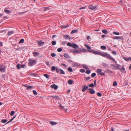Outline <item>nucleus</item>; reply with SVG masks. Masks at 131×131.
Listing matches in <instances>:
<instances>
[{
	"label": "nucleus",
	"mask_w": 131,
	"mask_h": 131,
	"mask_svg": "<svg viewBox=\"0 0 131 131\" xmlns=\"http://www.w3.org/2000/svg\"><path fill=\"white\" fill-rule=\"evenodd\" d=\"M100 55L102 56L103 57H107L110 59L112 60L113 61L115 62V63L116 62V61H115V60L112 57L110 54H108L107 53L103 52L102 53L100 52Z\"/></svg>",
	"instance_id": "1"
},
{
	"label": "nucleus",
	"mask_w": 131,
	"mask_h": 131,
	"mask_svg": "<svg viewBox=\"0 0 131 131\" xmlns=\"http://www.w3.org/2000/svg\"><path fill=\"white\" fill-rule=\"evenodd\" d=\"M67 45L70 47H72L74 48H78V45L74 43L71 44L70 42H68L67 43Z\"/></svg>",
	"instance_id": "2"
},
{
	"label": "nucleus",
	"mask_w": 131,
	"mask_h": 131,
	"mask_svg": "<svg viewBox=\"0 0 131 131\" xmlns=\"http://www.w3.org/2000/svg\"><path fill=\"white\" fill-rule=\"evenodd\" d=\"M88 8L91 9H96L97 8V6L94 4H93L89 6Z\"/></svg>",
	"instance_id": "3"
},
{
	"label": "nucleus",
	"mask_w": 131,
	"mask_h": 131,
	"mask_svg": "<svg viewBox=\"0 0 131 131\" xmlns=\"http://www.w3.org/2000/svg\"><path fill=\"white\" fill-rule=\"evenodd\" d=\"M35 61L34 60L30 59L29 62V64L30 66H31L35 64Z\"/></svg>",
	"instance_id": "4"
},
{
	"label": "nucleus",
	"mask_w": 131,
	"mask_h": 131,
	"mask_svg": "<svg viewBox=\"0 0 131 131\" xmlns=\"http://www.w3.org/2000/svg\"><path fill=\"white\" fill-rule=\"evenodd\" d=\"M82 91L83 92H84L85 90H87L89 88L88 86H86L85 85H84L82 86Z\"/></svg>",
	"instance_id": "5"
},
{
	"label": "nucleus",
	"mask_w": 131,
	"mask_h": 131,
	"mask_svg": "<svg viewBox=\"0 0 131 131\" xmlns=\"http://www.w3.org/2000/svg\"><path fill=\"white\" fill-rule=\"evenodd\" d=\"M5 67H4L3 65H0V71L1 72L5 71Z\"/></svg>",
	"instance_id": "6"
},
{
	"label": "nucleus",
	"mask_w": 131,
	"mask_h": 131,
	"mask_svg": "<svg viewBox=\"0 0 131 131\" xmlns=\"http://www.w3.org/2000/svg\"><path fill=\"white\" fill-rule=\"evenodd\" d=\"M85 46L87 48L88 51L89 52H91L92 50H90L91 48L90 46H88L87 44L85 45Z\"/></svg>",
	"instance_id": "7"
},
{
	"label": "nucleus",
	"mask_w": 131,
	"mask_h": 131,
	"mask_svg": "<svg viewBox=\"0 0 131 131\" xmlns=\"http://www.w3.org/2000/svg\"><path fill=\"white\" fill-rule=\"evenodd\" d=\"M51 87L52 88L54 89L55 90H56L57 89L58 86L55 84H53L51 85Z\"/></svg>",
	"instance_id": "8"
},
{
	"label": "nucleus",
	"mask_w": 131,
	"mask_h": 131,
	"mask_svg": "<svg viewBox=\"0 0 131 131\" xmlns=\"http://www.w3.org/2000/svg\"><path fill=\"white\" fill-rule=\"evenodd\" d=\"M38 43L39 46L43 45L45 43V42H42L41 41H39L38 42Z\"/></svg>",
	"instance_id": "9"
},
{
	"label": "nucleus",
	"mask_w": 131,
	"mask_h": 131,
	"mask_svg": "<svg viewBox=\"0 0 131 131\" xmlns=\"http://www.w3.org/2000/svg\"><path fill=\"white\" fill-rule=\"evenodd\" d=\"M89 92L91 94H94L95 93V91L93 89H90L89 90Z\"/></svg>",
	"instance_id": "10"
},
{
	"label": "nucleus",
	"mask_w": 131,
	"mask_h": 131,
	"mask_svg": "<svg viewBox=\"0 0 131 131\" xmlns=\"http://www.w3.org/2000/svg\"><path fill=\"white\" fill-rule=\"evenodd\" d=\"M93 53L96 54H99L100 55V52H99L98 51H94L93 50H92L91 51Z\"/></svg>",
	"instance_id": "11"
},
{
	"label": "nucleus",
	"mask_w": 131,
	"mask_h": 131,
	"mask_svg": "<svg viewBox=\"0 0 131 131\" xmlns=\"http://www.w3.org/2000/svg\"><path fill=\"white\" fill-rule=\"evenodd\" d=\"M64 38H65V39H70L71 38V37L69 35H66L64 36Z\"/></svg>",
	"instance_id": "12"
},
{
	"label": "nucleus",
	"mask_w": 131,
	"mask_h": 131,
	"mask_svg": "<svg viewBox=\"0 0 131 131\" xmlns=\"http://www.w3.org/2000/svg\"><path fill=\"white\" fill-rule=\"evenodd\" d=\"M111 66L113 67L112 68L113 69H114V70H115L116 69V66L114 64H111Z\"/></svg>",
	"instance_id": "13"
},
{
	"label": "nucleus",
	"mask_w": 131,
	"mask_h": 131,
	"mask_svg": "<svg viewBox=\"0 0 131 131\" xmlns=\"http://www.w3.org/2000/svg\"><path fill=\"white\" fill-rule=\"evenodd\" d=\"M49 122V123L52 126L57 124V123L56 122H53L52 121H50Z\"/></svg>",
	"instance_id": "14"
},
{
	"label": "nucleus",
	"mask_w": 131,
	"mask_h": 131,
	"mask_svg": "<svg viewBox=\"0 0 131 131\" xmlns=\"http://www.w3.org/2000/svg\"><path fill=\"white\" fill-rule=\"evenodd\" d=\"M122 38V37L121 36H116L114 37L113 38V39H121Z\"/></svg>",
	"instance_id": "15"
},
{
	"label": "nucleus",
	"mask_w": 131,
	"mask_h": 131,
	"mask_svg": "<svg viewBox=\"0 0 131 131\" xmlns=\"http://www.w3.org/2000/svg\"><path fill=\"white\" fill-rule=\"evenodd\" d=\"M33 56L35 57L39 55V53L37 52H33Z\"/></svg>",
	"instance_id": "16"
},
{
	"label": "nucleus",
	"mask_w": 131,
	"mask_h": 131,
	"mask_svg": "<svg viewBox=\"0 0 131 131\" xmlns=\"http://www.w3.org/2000/svg\"><path fill=\"white\" fill-rule=\"evenodd\" d=\"M33 86H32L28 85L27 89L28 90H31Z\"/></svg>",
	"instance_id": "17"
},
{
	"label": "nucleus",
	"mask_w": 131,
	"mask_h": 131,
	"mask_svg": "<svg viewBox=\"0 0 131 131\" xmlns=\"http://www.w3.org/2000/svg\"><path fill=\"white\" fill-rule=\"evenodd\" d=\"M73 81L71 80H69L68 81V83L70 85L72 84L73 83Z\"/></svg>",
	"instance_id": "18"
},
{
	"label": "nucleus",
	"mask_w": 131,
	"mask_h": 131,
	"mask_svg": "<svg viewBox=\"0 0 131 131\" xmlns=\"http://www.w3.org/2000/svg\"><path fill=\"white\" fill-rule=\"evenodd\" d=\"M73 53H80V51L78 50H74L72 51Z\"/></svg>",
	"instance_id": "19"
},
{
	"label": "nucleus",
	"mask_w": 131,
	"mask_h": 131,
	"mask_svg": "<svg viewBox=\"0 0 131 131\" xmlns=\"http://www.w3.org/2000/svg\"><path fill=\"white\" fill-rule=\"evenodd\" d=\"M43 75L47 79H49V76L47 74H45Z\"/></svg>",
	"instance_id": "20"
},
{
	"label": "nucleus",
	"mask_w": 131,
	"mask_h": 131,
	"mask_svg": "<svg viewBox=\"0 0 131 131\" xmlns=\"http://www.w3.org/2000/svg\"><path fill=\"white\" fill-rule=\"evenodd\" d=\"M121 68V66L119 64H117L116 65V69H119L120 70Z\"/></svg>",
	"instance_id": "21"
},
{
	"label": "nucleus",
	"mask_w": 131,
	"mask_h": 131,
	"mask_svg": "<svg viewBox=\"0 0 131 131\" xmlns=\"http://www.w3.org/2000/svg\"><path fill=\"white\" fill-rule=\"evenodd\" d=\"M78 30H73L71 32V34H72L74 33L77 32L78 31Z\"/></svg>",
	"instance_id": "22"
},
{
	"label": "nucleus",
	"mask_w": 131,
	"mask_h": 131,
	"mask_svg": "<svg viewBox=\"0 0 131 131\" xmlns=\"http://www.w3.org/2000/svg\"><path fill=\"white\" fill-rule=\"evenodd\" d=\"M102 70L100 69H97L96 70V72L97 73H98L99 74L101 72Z\"/></svg>",
	"instance_id": "23"
},
{
	"label": "nucleus",
	"mask_w": 131,
	"mask_h": 131,
	"mask_svg": "<svg viewBox=\"0 0 131 131\" xmlns=\"http://www.w3.org/2000/svg\"><path fill=\"white\" fill-rule=\"evenodd\" d=\"M13 31H10L8 32L7 35L10 36V35L11 34H13Z\"/></svg>",
	"instance_id": "24"
},
{
	"label": "nucleus",
	"mask_w": 131,
	"mask_h": 131,
	"mask_svg": "<svg viewBox=\"0 0 131 131\" xmlns=\"http://www.w3.org/2000/svg\"><path fill=\"white\" fill-rule=\"evenodd\" d=\"M102 32L105 34H107L108 33L107 31L106 30H102Z\"/></svg>",
	"instance_id": "25"
},
{
	"label": "nucleus",
	"mask_w": 131,
	"mask_h": 131,
	"mask_svg": "<svg viewBox=\"0 0 131 131\" xmlns=\"http://www.w3.org/2000/svg\"><path fill=\"white\" fill-rule=\"evenodd\" d=\"M7 121V120L6 119H3L1 120V122L2 123H5Z\"/></svg>",
	"instance_id": "26"
},
{
	"label": "nucleus",
	"mask_w": 131,
	"mask_h": 131,
	"mask_svg": "<svg viewBox=\"0 0 131 131\" xmlns=\"http://www.w3.org/2000/svg\"><path fill=\"white\" fill-rule=\"evenodd\" d=\"M24 39H22L20 40L19 43H23L24 42Z\"/></svg>",
	"instance_id": "27"
},
{
	"label": "nucleus",
	"mask_w": 131,
	"mask_h": 131,
	"mask_svg": "<svg viewBox=\"0 0 131 131\" xmlns=\"http://www.w3.org/2000/svg\"><path fill=\"white\" fill-rule=\"evenodd\" d=\"M60 71L61 74H65V73L64 72V71H63L62 69H61L60 70Z\"/></svg>",
	"instance_id": "28"
},
{
	"label": "nucleus",
	"mask_w": 131,
	"mask_h": 131,
	"mask_svg": "<svg viewBox=\"0 0 131 131\" xmlns=\"http://www.w3.org/2000/svg\"><path fill=\"white\" fill-rule=\"evenodd\" d=\"M51 43L53 45H54L56 44V41H53Z\"/></svg>",
	"instance_id": "29"
},
{
	"label": "nucleus",
	"mask_w": 131,
	"mask_h": 131,
	"mask_svg": "<svg viewBox=\"0 0 131 131\" xmlns=\"http://www.w3.org/2000/svg\"><path fill=\"white\" fill-rule=\"evenodd\" d=\"M101 48L102 49L104 50L106 49V47L105 46H101Z\"/></svg>",
	"instance_id": "30"
},
{
	"label": "nucleus",
	"mask_w": 131,
	"mask_h": 131,
	"mask_svg": "<svg viewBox=\"0 0 131 131\" xmlns=\"http://www.w3.org/2000/svg\"><path fill=\"white\" fill-rule=\"evenodd\" d=\"M96 75V74L95 73H92V74L91 75V76L92 77L94 78V77H95V76Z\"/></svg>",
	"instance_id": "31"
},
{
	"label": "nucleus",
	"mask_w": 131,
	"mask_h": 131,
	"mask_svg": "<svg viewBox=\"0 0 131 131\" xmlns=\"http://www.w3.org/2000/svg\"><path fill=\"white\" fill-rule=\"evenodd\" d=\"M113 34L115 35H119V32H116L115 31L113 32Z\"/></svg>",
	"instance_id": "32"
},
{
	"label": "nucleus",
	"mask_w": 131,
	"mask_h": 131,
	"mask_svg": "<svg viewBox=\"0 0 131 131\" xmlns=\"http://www.w3.org/2000/svg\"><path fill=\"white\" fill-rule=\"evenodd\" d=\"M68 70L70 72H72V71L73 70L70 67H69L68 68Z\"/></svg>",
	"instance_id": "33"
},
{
	"label": "nucleus",
	"mask_w": 131,
	"mask_h": 131,
	"mask_svg": "<svg viewBox=\"0 0 131 131\" xmlns=\"http://www.w3.org/2000/svg\"><path fill=\"white\" fill-rule=\"evenodd\" d=\"M64 56L66 58H68L69 57L68 55L66 53H64Z\"/></svg>",
	"instance_id": "34"
},
{
	"label": "nucleus",
	"mask_w": 131,
	"mask_h": 131,
	"mask_svg": "<svg viewBox=\"0 0 131 131\" xmlns=\"http://www.w3.org/2000/svg\"><path fill=\"white\" fill-rule=\"evenodd\" d=\"M117 85V83L116 82H114L113 84V85L114 86H116Z\"/></svg>",
	"instance_id": "35"
},
{
	"label": "nucleus",
	"mask_w": 131,
	"mask_h": 131,
	"mask_svg": "<svg viewBox=\"0 0 131 131\" xmlns=\"http://www.w3.org/2000/svg\"><path fill=\"white\" fill-rule=\"evenodd\" d=\"M15 113V112L14 111H12L10 113V115L11 116H12Z\"/></svg>",
	"instance_id": "36"
},
{
	"label": "nucleus",
	"mask_w": 131,
	"mask_h": 131,
	"mask_svg": "<svg viewBox=\"0 0 131 131\" xmlns=\"http://www.w3.org/2000/svg\"><path fill=\"white\" fill-rule=\"evenodd\" d=\"M97 95L98 96L100 97L102 95V94L100 92H98Z\"/></svg>",
	"instance_id": "37"
},
{
	"label": "nucleus",
	"mask_w": 131,
	"mask_h": 131,
	"mask_svg": "<svg viewBox=\"0 0 131 131\" xmlns=\"http://www.w3.org/2000/svg\"><path fill=\"white\" fill-rule=\"evenodd\" d=\"M56 69V68L55 67L53 66L51 67V70L52 71H54Z\"/></svg>",
	"instance_id": "38"
},
{
	"label": "nucleus",
	"mask_w": 131,
	"mask_h": 131,
	"mask_svg": "<svg viewBox=\"0 0 131 131\" xmlns=\"http://www.w3.org/2000/svg\"><path fill=\"white\" fill-rule=\"evenodd\" d=\"M99 74L101 76H105V74L104 73L101 72Z\"/></svg>",
	"instance_id": "39"
},
{
	"label": "nucleus",
	"mask_w": 131,
	"mask_h": 131,
	"mask_svg": "<svg viewBox=\"0 0 131 131\" xmlns=\"http://www.w3.org/2000/svg\"><path fill=\"white\" fill-rule=\"evenodd\" d=\"M89 86L91 87H93L94 86V85L93 83H92L89 85Z\"/></svg>",
	"instance_id": "40"
},
{
	"label": "nucleus",
	"mask_w": 131,
	"mask_h": 131,
	"mask_svg": "<svg viewBox=\"0 0 131 131\" xmlns=\"http://www.w3.org/2000/svg\"><path fill=\"white\" fill-rule=\"evenodd\" d=\"M62 49L61 48H59L57 49V51L58 52H60L62 51Z\"/></svg>",
	"instance_id": "41"
},
{
	"label": "nucleus",
	"mask_w": 131,
	"mask_h": 131,
	"mask_svg": "<svg viewBox=\"0 0 131 131\" xmlns=\"http://www.w3.org/2000/svg\"><path fill=\"white\" fill-rule=\"evenodd\" d=\"M125 69L124 67H122V68H121V69L120 70L122 72L123 71H124L125 70Z\"/></svg>",
	"instance_id": "42"
},
{
	"label": "nucleus",
	"mask_w": 131,
	"mask_h": 131,
	"mask_svg": "<svg viewBox=\"0 0 131 131\" xmlns=\"http://www.w3.org/2000/svg\"><path fill=\"white\" fill-rule=\"evenodd\" d=\"M33 94L35 95H36L37 94V92L36 91H35V90H33Z\"/></svg>",
	"instance_id": "43"
},
{
	"label": "nucleus",
	"mask_w": 131,
	"mask_h": 131,
	"mask_svg": "<svg viewBox=\"0 0 131 131\" xmlns=\"http://www.w3.org/2000/svg\"><path fill=\"white\" fill-rule=\"evenodd\" d=\"M85 71V70L83 69H81L80 70V71L82 73H84Z\"/></svg>",
	"instance_id": "44"
},
{
	"label": "nucleus",
	"mask_w": 131,
	"mask_h": 131,
	"mask_svg": "<svg viewBox=\"0 0 131 131\" xmlns=\"http://www.w3.org/2000/svg\"><path fill=\"white\" fill-rule=\"evenodd\" d=\"M5 13H9L10 11L9 10H7L5 8Z\"/></svg>",
	"instance_id": "45"
},
{
	"label": "nucleus",
	"mask_w": 131,
	"mask_h": 131,
	"mask_svg": "<svg viewBox=\"0 0 131 131\" xmlns=\"http://www.w3.org/2000/svg\"><path fill=\"white\" fill-rule=\"evenodd\" d=\"M68 26V25L67 26H63L61 25V27L62 28H66Z\"/></svg>",
	"instance_id": "46"
},
{
	"label": "nucleus",
	"mask_w": 131,
	"mask_h": 131,
	"mask_svg": "<svg viewBox=\"0 0 131 131\" xmlns=\"http://www.w3.org/2000/svg\"><path fill=\"white\" fill-rule=\"evenodd\" d=\"M59 106L62 109L64 108L63 106H62L60 103H59Z\"/></svg>",
	"instance_id": "47"
},
{
	"label": "nucleus",
	"mask_w": 131,
	"mask_h": 131,
	"mask_svg": "<svg viewBox=\"0 0 131 131\" xmlns=\"http://www.w3.org/2000/svg\"><path fill=\"white\" fill-rule=\"evenodd\" d=\"M14 119V118H12L9 121H8V122H7L6 124H8L12 122V121Z\"/></svg>",
	"instance_id": "48"
},
{
	"label": "nucleus",
	"mask_w": 131,
	"mask_h": 131,
	"mask_svg": "<svg viewBox=\"0 0 131 131\" xmlns=\"http://www.w3.org/2000/svg\"><path fill=\"white\" fill-rule=\"evenodd\" d=\"M91 72V71L90 70H87L86 71V73L88 74H89Z\"/></svg>",
	"instance_id": "49"
},
{
	"label": "nucleus",
	"mask_w": 131,
	"mask_h": 131,
	"mask_svg": "<svg viewBox=\"0 0 131 131\" xmlns=\"http://www.w3.org/2000/svg\"><path fill=\"white\" fill-rule=\"evenodd\" d=\"M56 71L57 73H59L60 70L59 69H58L57 68H56Z\"/></svg>",
	"instance_id": "50"
},
{
	"label": "nucleus",
	"mask_w": 131,
	"mask_h": 131,
	"mask_svg": "<svg viewBox=\"0 0 131 131\" xmlns=\"http://www.w3.org/2000/svg\"><path fill=\"white\" fill-rule=\"evenodd\" d=\"M91 78L90 77H86L85 78V79L86 80H88L90 79Z\"/></svg>",
	"instance_id": "51"
},
{
	"label": "nucleus",
	"mask_w": 131,
	"mask_h": 131,
	"mask_svg": "<svg viewBox=\"0 0 131 131\" xmlns=\"http://www.w3.org/2000/svg\"><path fill=\"white\" fill-rule=\"evenodd\" d=\"M50 9V7H46L45 8V10L46 11H47Z\"/></svg>",
	"instance_id": "52"
},
{
	"label": "nucleus",
	"mask_w": 131,
	"mask_h": 131,
	"mask_svg": "<svg viewBox=\"0 0 131 131\" xmlns=\"http://www.w3.org/2000/svg\"><path fill=\"white\" fill-rule=\"evenodd\" d=\"M16 67H17V69H19L20 68V64H18L16 66Z\"/></svg>",
	"instance_id": "53"
},
{
	"label": "nucleus",
	"mask_w": 131,
	"mask_h": 131,
	"mask_svg": "<svg viewBox=\"0 0 131 131\" xmlns=\"http://www.w3.org/2000/svg\"><path fill=\"white\" fill-rule=\"evenodd\" d=\"M124 59L125 60L127 61H128L129 60V58H126L125 57L124 58Z\"/></svg>",
	"instance_id": "54"
},
{
	"label": "nucleus",
	"mask_w": 131,
	"mask_h": 131,
	"mask_svg": "<svg viewBox=\"0 0 131 131\" xmlns=\"http://www.w3.org/2000/svg\"><path fill=\"white\" fill-rule=\"evenodd\" d=\"M51 56L52 57H55V56H56V54H55V53H51Z\"/></svg>",
	"instance_id": "55"
},
{
	"label": "nucleus",
	"mask_w": 131,
	"mask_h": 131,
	"mask_svg": "<svg viewBox=\"0 0 131 131\" xmlns=\"http://www.w3.org/2000/svg\"><path fill=\"white\" fill-rule=\"evenodd\" d=\"M86 7V6L84 7H81L79 9L80 10H81V9H85V8Z\"/></svg>",
	"instance_id": "56"
},
{
	"label": "nucleus",
	"mask_w": 131,
	"mask_h": 131,
	"mask_svg": "<svg viewBox=\"0 0 131 131\" xmlns=\"http://www.w3.org/2000/svg\"><path fill=\"white\" fill-rule=\"evenodd\" d=\"M61 64L62 66H63L65 68H66L67 67V66L64 64L62 63Z\"/></svg>",
	"instance_id": "57"
},
{
	"label": "nucleus",
	"mask_w": 131,
	"mask_h": 131,
	"mask_svg": "<svg viewBox=\"0 0 131 131\" xmlns=\"http://www.w3.org/2000/svg\"><path fill=\"white\" fill-rule=\"evenodd\" d=\"M83 67L84 68L86 69H87L88 68V67L85 66H83Z\"/></svg>",
	"instance_id": "58"
},
{
	"label": "nucleus",
	"mask_w": 131,
	"mask_h": 131,
	"mask_svg": "<svg viewBox=\"0 0 131 131\" xmlns=\"http://www.w3.org/2000/svg\"><path fill=\"white\" fill-rule=\"evenodd\" d=\"M112 53L115 55L116 54V52L115 51H113L112 52Z\"/></svg>",
	"instance_id": "59"
},
{
	"label": "nucleus",
	"mask_w": 131,
	"mask_h": 131,
	"mask_svg": "<svg viewBox=\"0 0 131 131\" xmlns=\"http://www.w3.org/2000/svg\"><path fill=\"white\" fill-rule=\"evenodd\" d=\"M78 64L77 63H75L74 64H73V66L74 67H76L78 66Z\"/></svg>",
	"instance_id": "60"
},
{
	"label": "nucleus",
	"mask_w": 131,
	"mask_h": 131,
	"mask_svg": "<svg viewBox=\"0 0 131 131\" xmlns=\"http://www.w3.org/2000/svg\"><path fill=\"white\" fill-rule=\"evenodd\" d=\"M94 84V85H95V86H96V81L95 80L94 82V84Z\"/></svg>",
	"instance_id": "61"
},
{
	"label": "nucleus",
	"mask_w": 131,
	"mask_h": 131,
	"mask_svg": "<svg viewBox=\"0 0 131 131\" xmlns=\"http://www.w3.org/2000/svg\"><path fill=\"white\" fill-rule=\"evenodd\" d=\"M111 131H114L113 127H111Z\"/></svg>",
	"instance_id": "62"
},
{
	"label": "nucleus",
	"mask_w": 131,
	"mask_h": 131,
	"mask_svg": "<svg viewBox=\"0 0 131 131\" xmlns=\"http://www.w3.org/2000/svg\"><path fill=\"white\" fill-rule=\"evenodd\" d=\"M2 42H0V46H2Z\"/></svg>",
	"instance_id": "63"
},
{
	"label": "nucleus",
	"mask_w": 131,
	"mask_h": 131,
	"mask_svg": "<svg viewBox=\"0 0 131 131\" xmlns=\"http://www.w3.org/2000/svg\"><path fill=\"white\" fill-rule=\"evenodd\" d=\"M70 91L71 90H68L67 91L68 93H69L70 92Z\"/></svg>",
	"instance_id": "64"
}]
</instances>
